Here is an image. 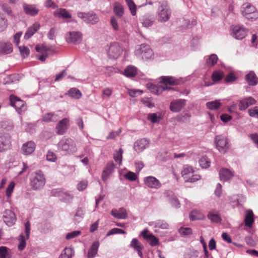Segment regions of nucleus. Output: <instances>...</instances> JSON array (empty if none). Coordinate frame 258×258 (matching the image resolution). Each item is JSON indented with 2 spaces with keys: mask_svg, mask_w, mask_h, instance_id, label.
Segmentation results:
<instances>
[{
  "mask_svg": "<svg viewBox=\"0 0 258 258\" xmlns=\"http://www.w3.org/2000/svg\"><path fill=\"white\" fill-rule=\"evenodd\" d=\"M171 16V10L166 1H161L159 3V7L156 13V18L161 23L169 20Z\"/></svg>",
  "mask_w": 258,
  "mask_h": 258,
  "instance_id": "nucleus-1",
  "label": "nucleus"
},
{
  "mask_svg": "<svg viewBox=\"0 0 258 258\" xmlns=\"http://www.w3.org/2000/svg\"><path fill=\"white\" fill-rule=\"evenodd\" d=\"M135 54L137 56L144 60L151 59L154 56V53L150 46L145 44L137 47Z\"/></svg>",
  "mask_w": 258,
  "mask_h": 258,
  "instance_id": "nucleus-2",
  "label": "nucleus"
},
{
  "mask_svg": "<svg viewBox=\"0 0 258 258\" xmlns=\"http://www.w3.org/2000/svg\"><path fill=\"white\" fill-rule=\"evenodd\" d=\"M58 148L69 153H73L77 151L75 141L71 138H63L58 144Z\"/></svg>",
  "mask_w": 258,
  "mask_h": 258,
  "instance_id": "nucleus-3",
  "label": "nucleus"
},
{
  "mask_svg": "<svg viewBox=\"0 0 258 258\" xmlns=\"http://www.w3.org/2000/svg\"><path fill=\"white\" fill-rule=\"evenodd\" d=\"M242 15L247 19L253 20L258 18V12L255 8L250 4H244L241 8Z\"/></svg>",
  "mask_w": 258,
  "mask_h": 258,
  "instance_id": "nucleus-4",
  "label": "nucleus"
},
{
  "mask_svg": "<svg viewBox=\"0 0 258 258\" xmlns=\"http://www.w3.org/2000/svg\"><path fill=\"white\" fill-rule=\"evenodd\" d=\"M77 16L88 24H95L99 21L98 16L92 11L87 13L79 12L77 13Z\"/></svg>",
  "mask_w": 258,
  "mask_h": 258,
  "instance_id": "nucleus-5",
  "label": "nucleus"
},
{
  "mask_svg": "<svg viewBox=\"0 0 258 258\" xmlns=\"http://www.w3.org/2000/svg\"><path fill=\"white\" fill-rule=\"evenodd\" d=\"M123 51V49L118 43L114 42L111 43L107 50L108 57L111 59H117Z\"/></svg>",
  "mask_w": 258,
  "mask_h": 258,
  "instance_id": "nucleus-6",
  "label": "nucleus"
},
{
  "mask_svg": "<svg viewBox=\"0 0 258 258\" xmlns=\"http://www.w3.org/2000/svg\"><path fill=\"white\" fill-rule=\"evenodd\" d=\"M215 143L216 148L222 153L226 152L229 148L227 139L224 136H217L215 138Z\"/></svg>",
  "mask_w": 258,
  "mask_h": 258,
  "instance_id": "nucleus-7",
  "label": "nucleus"
},
{
  "mask_svg": "<svg viewBox=\"0 0 258 258\" xmlns=\"http://www.w3.org/2000/svg\"><path fill=\"white\" fill-rule=\"evenodd\" d=\"M45 184V178L41 171L35 172L33 177V189H38L42 188Z\"/></svg>",
  "mask_w": 258,
  "mask_h": 258,
  "instance_id": "nucleus-8",
  "label": "nucleus"
},
{
  "mask_svg": "<svg viewBox=\"0 0 258 258\" xmlns=\"http://www.w3.org/2000/svg\"><path fill=\"white\" fill-rule=\"evenodd\" d=\"M10 100L11 105L14 107L19 113L26 110V107L24 101L14 95H11Z\"/></svg>",
  "mask_w": 258,
  "mask_h": 258,
  "instance_id": "nucleus-9",
  "label": "nucleus"
},
{
  "mask_svg": "<svg viewBox=\"0 0 258 258\" xmlns=\"http://www.w3.org/2000/svg\"><path fill=\"white\" fill-rule=\"evenodd\" d=\"M35 50L37 52L36 57L41 61H44L48 56V52L50 50L43 44H38L35 47Z\"/></svg>",
  "mask_w": 258,
  "mask_h": 258,
  "instance_id": "nucleus-10",
  "label": "nucleus"
},
{
  "mask_svg": "<svg viewBox=\"0 0 258 258\" xmlns=\"http://www.w3.org/2000/svg\"><path fill=\"white\" fill-rule=\"evenodd\" d=\"M31 224L29 221H27L25 223V232L26 236L21 234L19 238V243L18 245V248L19 250H23L26 247V239L29 237L30 232Z\"/></svg>",
  "mask_w": 258,
  "mask_h": 258,
  "instance_id": "nucleus-11",
  "label": "nucleus"
},
{
  "mask_svg": "<svg viewBox=\"0 0 258 258\" xmlns=\"http://www.w3.org/2000/svg\"><path fill=\"white\" fill-rule=\"evenodd\" d=\"M4 222L8 226H13L16 221L15 214L10 210H6L4 212L3 216Z\"/></svg>",
  "mask_w": 258,
  "mask_h": 258,
  "instance_id": "nucleus-12",
  "label": "nucleus"
},
{
  "mask_svg": "<svg viewBox=\"0 0 258 258\" xmlns=\"http://www.w3.org/2000/svg\"><path fill=\"white\" fill-rule=\"evenodd\" d=\"M70 126V120L69 118H64L60 120L56 126V132L60 135H63Z\"/></svg>",
  "mask_w": 258,
  "mask_h": 258,
  "instance_id": "nucleus-13",
  "label": "nucleus"
},
{
  "mask_svg": "<svg viewBox=\"0 0 258 258\" xmlns=\"http://www.w3.org/2000/svg\"><path fill=\"white\" fill-rule=\"evenodd\" d=\"M186 101L184 99H176L173 100L170 105V109L174 112H179L184 107Z\"/></svg>",
  "mask_w": 258,
  "mask_h": 258,
  "instance_id": "nucleus-14",
  "label": "nucleus"
},
{
  "mask_svg": "<svg viewBox=\"0 0 258 258\" xmlns=\"http://www.w3.org/2000/svg\"><path fill=\"white\" fill-rule=\"evenodd\" d=\"M256 100L252 97L244 98L239 101L238 108L240 110H244L249 106L256 103Z\"/></svg>",
  "mask_w": 258,
  "mask_h": 258,
  "instance_id": "nucleus-15",
  "label": "nucleus"
},
{
  "mask_svg": "<svg viewBox=\"0 0 258 258\" xmlns=\"http://www.w3.org/2000/svg\"><path fill=\"white\" fill-rule=\"evenodd\" d=\"M144 182L146 186L151 188H159L161 183L158 179L154 176H150L144 179Z\"/></svg>",
  "mask_w": 258,
  "mask_h": 258,
  "instance_id": "nucleus-16",
  "label": "nucleus"
},
{
  "mask_svg": "<svg viewBox=\"0 0 258 258\" xmlns=\"http://www.w3.org/2000/svg\"><path fill=\"white\" fill-rule=\"evenodd\" d=\"M143 238L147 240L152 246H155L158 243V239L152 234L149 233L148 229H144L142 232Z\"/></svg>",
  "mask_w": 258,
  "mask_h": 258,
  "instance_id": "nucleus-17",
  "label": "nucleus"
},
{
  "mask_svg": "<svg viewBox=\"0 0 258 258\" xmlns=\"http://www.w3.org/2000/svg\"><path fill=\"white\" fill-rule=\"evenodd\" d=\"M65 38L68 43L76 44L82 40L81 33H66Z\"/></svg>",
  "mask_w": 258,
  "mask_h": 258,
  "instance_id": "nucleus-18",
  "label": "nucleus"
},
{
  "mask_svg": "<svg viewBox=\"0 0 258 258\" xmlns=\"http://www.w3.org/2000/svg\"><path fill=\"white\" fill-rule=\"evenodd\" d=\"M148 88L151 92L155 94H160L162 93L164 90L167 89H171V88L167 86H163L161 84H148Z\"/></svg>",
  "mask_w": 258,
  "mask_h": 258,
  "instance_id": "nucleus-19",
  "label": "nucleus"
},
{
  "mask_svg": "<svg viewBox=\"0 0 258 258\" xmlns=\"http://www.w3.org/2000/svg\"><path fill=\"white\" fill-rule=\"evenodd\" d=\"M111 214L112 216L117 219H125L127 217L126 210L123 208H120L118 209H112L111 211Z\"/></svg>",
  "mask_w": 258,
  "mask_h": 258,
  "instance_id": "nucleus-20",
  "label": "nucleus"
},
{
  "mask_svg": "<svg viewBox=\"0 0 258 258\" xmlns=\"http://www.w3.org/2000/svg\"><path fill=\"white\" fill-rule=\"evenodd\" d=\"M149 144V141L146 139H142L135 142L134 149L138 153L142 152L148 146Z\"/></svg>",
  "mask_w": 258,
  "mask_h": 258,
  "instance_id": "nucleus-21",
  "label": "nucleus"
},
{
  "mask_svg": "<svg viewBox=\"0 0 258 258\" xmlns=\"http://www.w3.org/2000/svg\"><path fill=\"white\" fill-rule=\"evenodd\" d=\"M10 138L8 135H0V152L7 150L10 147Z\"/></svg>",
  "mask_w": 258,
  "mask_h": 258,
  "instance_id": "nucleus-22",
  "label": "nucleus"
},
{
  "mask_svg": "<svg viewBox=\"0 0 258 258\" xmlns=\"http://www.w3.org/2000/svg\"><path fill=\"white\" fill-rule=\"evenodd\" d=\"M220 180L224 181L229 180L233 176V172L225 168L221 169L219 172Z\"/></svg>",
  "mask_w": 258,
  "mask_h": 258,
  "instance_id": "nucleus-23",
  "label": "nucleus"
},
{
  "mask_svg": "<svg viewBox=\"0 0 258 258\" xmlns=\"http://www.w3.org/2000/svg\"><path fill=\"white\" fill-rule=\"evenodd\" d=\"M53 15L58 18H61L63 20H67L71 18L72 15L66 9H58L56 11L53 12Z\"/></svg>",
  "mask_w": 258,
  "mask_h": 258,
  "instance_id": "nucleus-24",
  "label": "nucleus"
},
{
  "mask_svg": "<svg viewBox=\"0 0 258 258\" xmlns=\"http://www.w3.org/2000/svg\"><path fill=\"white\" fill-rule=\"evenodd\" d=\"M13 51L12 45L9 42H0V54H8Z\"/></svg>",
  "mask_w": 258,
  "mask_h": 258,
  "instance_id": "nucleus-25",
  "label": "nucleus"
},
{
  "mask_svg": "<svg viewBox=\"0 0 258 258\" xmlns=\"http://www.w3.org/2000/svg\"><path fill=\"white\" fill-rule=\"evenodd\" d=\"M159 82L165 85H175L178 84V80L171 76H162L160 78Z\"/></svg>",
  "mask_w": 258,
  "mask_h": 258,
  "instance_id": "nucleus-26",
  "label": "nucleus"
},
{
  "mask_svg": "<svg viewBox=\"0 0 258 258\" xmlns=\"http://www.w3.org/2000/svg\"><path fill=\"white\" fill-rule=\"evenodd\" d=\"M254 222V214L251 210H248L246 211L244 224L249 228H251Z\"/></svg>",
  "mask_w": 258,
  "mask_h": 258,
  "instance_id": "nucleus-27",
  "label": "nucleus"
},
{
  "mask_svg": "<svg viewBox=\"0 0 258 258\" xmlns=\"http://www.w3.org/2000/svg\"><path fill=\"white\" fill-rule=\"evenodd\" d=\"M130 246L138 252V255L142 257L143 256L142 250L144 248L143 244L136 238L132 239Z\"/></svg>",
  "mask_w": 258,
  "mask_h": 258,
  "instance_id": "nucleus-28",
  "label": "nucleus"
},
{
  "mask_svg": "<svg viewBox=\"0 0 258 258\" xmlns=\"http://www.w3.org/2000/svg\"><path fill=\"white\" fill-rule=\"evenodd\" d=\"M138 72V69L136 67L129 65L125 68L123 74L127 78H133L137 75Z\"/></svg>",
  "mask_w": 258,
  "mask_h": 258,
  "instance_id": "nucleus-29",
  "label": "nucleus"
},
{
  "mask_svg": "<svg viewBox=\"0 0 258 258\" xmlns=\"http://www.w3.org/2000/svg\"><path fill=\"white\" fill-rule=\"evenodd\" d=\"M114 169V163L112 162H109L103 171L102 178L105 181L108 177L112 173Z\"/></svg>",
  "mask_w": 258,
  "mask_h": 258,
  "instance_id": "nucleus-30",
  "label": "nucleus"
},
{
  "mask_svg": "<svg viewBox=\"0 0 258 258\" xmlns=\"http://www.w3.org/2000/svg\"><path fill=\"white\" fill-rule=\"evenodd\" d=\"M164 113L160 112L157 113H152L148 115L147 118L152 123H157L163 119Z\"/></svg>",
  "mask_w": 258,
  "mask_h": 258,
  "instance_id": "nucleus-31",
  "label": "nucleus"
},
{
  "mask_svg": "<svg viewBox=\"0 0 258 258\" xmlns=\"http://www.w3.org/2000/svg\"><path fill=\"white\" fill-rule=\"evenodd\" d=\"M246 80L248 85L254 86L258 83V78L253 72H250L246 76Z\"/></svg>",
  "mask_w": 258,
  "mask_h": 258,
  "instance_id": "nucleus-32",
  "label": "nucleus"
},
{
  "mask_svg": "<svg viewBox=\"0 0 258 258\" xmlns=\"http://www.w3.org/2000/svg\"><path fill=\"white\" fill-rule=\"evenodd\" d=\"M99 246V243L98 241H95L92 243L88 250V258H92L95 256L97 253Z\"/></svg>",
  "mask_w": 258,
  "mask_h": 258,
  "instance_id": "nucleus-33",
  "label": "nucleus"
},
{
  "mask_svg": "<svg viewBox=\"0 0 258 258\" xmlns=\"http://www.w3.org/2000/svg\"><path fill=\"white\" fill-rule=\"evenodd\" d=\"M113 12L117 17L121 18L124 14V8L120 3L115 2L113 6Z\"/></svg>",
  "mask_w": 258,
  "mask_h": 258,
  "instance_id": "nucleus-34",
  "label": "nucleus"
},
{
  "mask_svg": "<svg viewBox=\"0 0 258 258\" xmlns=\"http://www.w3.org/2000/svg\"><path fill=\"white\" fill-rule=\"evenodd\" d=\"M204 218V214L199 210H193L189 214V218L191 220H202Z\"/></svg>",
  "mask_w": 258,
  "mask_h": 258,
  "instance_id": "nucleus-35",
  "label": "nucleus"
},
{
  "mask_svg": "<svg viewBox=\"0 0 258 258\" xmlns=\"http://www.w3.org/2000/svg\"><path fill=\"white\" fill-rule=\"evenodd\" d=\"M194 172V169L191 166L188 165H184L183 170L181 171L182 176L185 179H187L191 174Z\"/></svg>",
  "mask_w": 258,
  "mask_h": 258,
  "instance_id": "nucleus-36",
  "label": "nucleus"
},
{
  "mask_svg": "<svg viewBox=\"0 0 258 258\" xmlns=\"http://www.w3.org/2000/svg\"><path fill=\"white\" fill-rule=\"evenodd\" d=\"M155 21L153 16H145L142 19V23L143 26L149 27L152 26Z\"/></svg>",
  "mask_w": 258,
  "mask_h": 258,
  "instance_id": "nucleus-37",
  "label": "nucleus"
},
{
  "mask_svg": "<svg viewBox=\"0 0 258 258\" xmlns=\"http://www.w3.org/2000/svg\"><path fill=\"white\" fill-rule=\"evenodd\" d=\"M221 105L219 100L208 102L206 103L207 107L210 110H217L221 107Z\"/></svg>",
  "mask_w": 258,
  "mask_h": 258,
  "instance_id": "nucleus-38",
  "label": "nucleus"
},
{
  "mask_svg": "<svg viewBox=\"0 0 258 258\" xmlns=\"http://www.w3.org/2000/svg\"><path fill=\"white\" fill-rule=\"evenodd\" d=\"M23 153L24 155H30L32 153V142H28L23 145L22 148Z\"/></svg>",
  "mask_w": 258,
  "mask_h": 258,
  "instance_id": "nucleus-39",
  "label": "nucleus"
},
{
  "mask_svg": "<svg viewBox=\"0 0 258 258\" xmlns=\"http://www.w3.org/2000/svg\"><path fill=\"white\" fill-rule=\"evenodd\" d=\"M122 153L123 151L121 148L119 149L118 151H115L114 153V160L117 164H118L119 165H120L121 164Z\"/></svg>",
  "mask_w": 258,
  "mask_h": 258,
  "instance_id": "nucleus-40",
  "label": "nucleus"
},
{
  "mask_svg": "<svg viewBox=\"0 0 258 258\" xmlns=\"http://www.w3.org/2000/svg\"><path fill=\"white\" fill-rule=\"evenodd\" d=\"M57 119V116L52 113H46L43 117V121L45 122L56 121Z\"/></svg>",
  "mask_w": 258,
  "mask_h": 258,
  "instance_id": "nucleus-41",
  "label": "nucleus"
},
{
  "mask_svg": "<svg viewBox=\"0 0 258 258\" xmlns=\"http://www.w3.org/2000/svg\"><path fill=\"white\" fill-rule=\"evenodd\" d=\"M9 250V249L6 246H0V258H11L12 256Z\"/></svg>",
  "mask_w": 258,
  "mask_h": 258,
  "instance_id": "nucleus-42",
  "label": "nucleus"
},
{
  "mask_svg": "<svg viewBox=\"0 0 258 258\" xmlns=\"http://www.w3.org/2000/svg\"><path fill=\"white\" fill-rule=\"evenodd\" d=\"M68 94L70 96L76 99H79L82 96V94L80 90L77 88H74L69 90Z\"/></svg>",
  "mask_w": 258,
  "mask_h": 258,
  "instance_id": "nucleus-43",
  "label": "nucleus"
},
{
  "mask_svg": "<svg viewBox=\"0 0 258 258\" xmlns=\"http://www.w3.org/2000/svg\"><path fill=\"white\" fill-rule=\"evenodd\" d=\"M130 11L133 16L136 15L137 8L133 0H125Z\"/></svg>",
  "mask_w": 258,
  "mask_h": 258,
  "instance_id": "nucleus-44",
  "label": "nucleus"
},
{
  "mask_svg": "<svg viewBox=\"0 0 258 258\" xmlns=\"http://www.w3.org/2000/svg\"><path fill=\"white\" fill-rule=\"evenodd\" d=\"M224 73L222 71H214L212 75V80L216 82L221 80L224 77Z\"/></svg>",
  "mask_w": 258,
  "mask_h": 258,
  "instance_id": "nucleus-45",
  "label": "nucleus"
},
{
  "mask_svg": "<svg viewBox=\"0 0 258 258\" xmlns=\"http://www.w3.org/2000/svg\"><path fill=\"white\" fill-rule=\"evenodd\" d=\"M72 248L66 247L63 250L59 258H72Z\"/></svg>",
  "mask_w": 258,
  "mask_h": 258,
  "instance_id": "nucleus-46",
  "label": "nucleus"
},
{
  "mask_svg": "<svg viewBox=\"0 0 258 258\" xmlns=\"http://www.w3.org/2000/svg\"><path fill=\"white\" fill-rule=\"evenodd\" d=\"M15 186V183L14 181H11L6 190V195L7 198H10L12 196V195L14 191V189Z\"/></svg>",
  "mask_w": 258,
  "mask_h": 258,
  "instance_id": "nucleus-47",
  "label": "nucleus"
},
{
  "mask_svg": "<svg viewBox=\"0 0 258 258\" xmlns=\"http://www.w3.org/2000/svg\"><path fill=\"white\" fill-rule=\"evenodd\" d=\"M218 60V57L216 54H211L207 60V64L208 66L211 67L215 65Z\"/></svg>",
  "mask_w": 258,
  "mask_h": 258,
  "instance_id": "nucleus-48",
  "label": "nucleus"
},
{
  "mask_svg": "<svg viewBox=\"0 0 258 258\" xmlns=\"http://www.w3.org/2000/svg\"><path fill=\"white\" fill-rule=\"evenodd\" d=\"M18 48L21 56L23 58H25L26 57H27L29 55L30 53V51L29 49L27 48L26 46H18Z\"/></svg>",
  "mask_w": 258,
  "mask_h": 258,
  "instance_id": "nucleus-49",
  "label": "nucleus"
},
{
  "mask_svg": "<svg viewBox=\"0 0 258 258\" xmlns=\"http://www.w3.org/2000/svg\"><path fill=\"white\" fill-rule=\"evenodd\" d=\"M200 166L203 168H208L210 165V160L206 157H202L199 161Z\"/></svg>",
  "mask_w": 258,
  "mask_h": 258,
  "instance_id": "nucleus-50",
  "label": "nucleus"
},
{
  "mask_svg": "<svg viewBox=\"0 0 258 258\" xmlns=\"http://www.w3.org/2000/svg\"><path fill=\"white\" fill-rule=\"evenodd\" d=\"M231 32H244L246 31L245 28L242 25L232 26L230 27Z\"/></svg>",
  "mask_w": 258,
  "mask_h": 258,
  "instance_id": "nucleus-51",
  "label": "nucleus"
},
{
  "mask_svg": "<svg viewBox=\"0 0 258 258\" xmlns=\"http://www.w3.org/2000/svg\"><path fill=\"white\" fill-rule=\"evenodd\" d=\"M208 217L209 219H210L212 221L214 222H219L221 220L220 217L218 214H214L212 212H210L208 215Z\"/></svg>",
  "mask_w": 258,
  "mask_h": 258,
  "instance_id": "nucleus-52",
  "label": "nucleus"
},
{
  "mask_svg": "<svg viewBox=\"0 0 258 258\" xmlns=\"http://www.w3.org/2000/svg\"><path fill=\"white\" fill-rule=\"evenodd\" d=\"M7 20L4 16L0 14V31H3L7 26Z\"/></svg>",
  "mask_w": 258,
  "mask_h": 258,
  "instance_id": "nucleus-53",
  "label": "nucleus"
},
{
  "mask_svg": "<svg viewBox=\"0 0 258 258\" xmlns=\"http://www.w3.org/2000/svg\"><path fill=\"white\" fill-rule=\"evenodd\" d=\"M125 232L121 229L114 228L108 231V232L107 233V236H109L112 234H125Z\"/></svg>",
  "mask_w": 258,
  "mask_h": 258,
  "instance_id": "nucleus-54",
  "label": "nucleus"
},
{
  "mask_svg": "<svg viewBox=\"0 0 258 258\" xmlns=\"http://www.w3.org/2000/svg\"><path fill=\"white\" fill-rule=\"evenodd\" d=\"M249 115L252 117L258 118V106L249 109L248 110Z\"/></svg>",
  "mask_w": 258,
  "mask_h": 258,
  "instance_id": "nucleus-55",
  "label": "nucleus"
},
{
  "mask_svg": "<svg viewBox=\"0 0 258 258\" xmlns=\"http://www.w3.org/2000/svg\"><path fill=\"white\" fill-rule=\"evenodd\" d=\"M179 232L181 235H188L191 234L192 230L190 228L181 227L179 229Z\"/></svg>",
  "mask_w": 258,
  "mask_h": 258,
  "instance_id": "nucleus-56",
  "label": "nucleus"
},
{
  "mask_svg": "<svg viewBox=\"0 0 258 258\" xmlns=\"http://www.w3.org/2000/svg\"><path fill=\"white\" fill-rule=\"evenodd\" d=\"M88 181L86 180H82L79 182L77 185V189L79 191H82L84 190L87 186Z\"/></svg>",
  "mask_w": 258,
  "mask_h": 258,
  "instance_id": "nucleus-57",
  "label": "nucleus"
},
{
  "mask_svg": "<svg viewBox=\"0 0 258 258\" xmlns=\"http://www.w3.org/2000/svg\"><path fill=\"white\" fill-rule=\"evenodd\" d=\"M81 234L80 231H74L73 232L68 233L66 235V238L67 239H70L76 237Z\"/></svg>",
  "mask_w": 258,
  "mask_h": 258,
  "instance_id": "nucleus-58",
  "label": "nucleus"
},
{
  "mask_svg": "<svg viewBox=\"0 0 258 258\" xmlns=\"http://www.w3.org/2000/svg\"><path fill=\"white\" fill-rule=\"evenodd\" d=\"M125 177L126 179L131 181H135L137 178L136 174L135 173L131 171H129L125 175Z\"/></svg>",
  "mask_w": 258,
  "mask_h": 258,
  "instance_id": "nucleus-59",
  "label": "nucleus"
},
{
  "mask_svg": "<svg viewBox=\"0 0 258 258\" xmlns=\"http://www.w3.org/2000/svg\"><path fill=\"white\" fill-rule=\"evenodd\" d=\"M112 93V90L110 88H104L102 92V97L104 98L105 96L109 97Z\"/></svg>",
  "mask_w": 258,
  "mask_h": 258,
  "instance_id": "nucleus-60",
  "label": "nucleus"
},
{
  "mask_svg": "<svg viewBox=\"0 0 258 258\" xmlns=\"http://www.w3.org/2000/svg\"><path fill=\"white\" fill-rule=\"evenodd\" d=\"M156 226L162 229H167L169 225L164 221H158L156 223Z\"/></svg>",
  "mask_w": 258,
  "mask_h": 258,
  "instance_id": "nucleus-61",
  "label": "nucleus"
},
{
  "mask_svg": "<svg viewBox=\"0 0 258 258\" xmlns=\"http://www.w3.org/2000/svg\"><path fill=\"white\" fill-rule=\"evenodd\" d=\"M2 9L3 11L6 13L8 15H13L11 8L7 4H3L2 5Z\"/></svg>",
  "mask_w": 258,
  "mask_h": 258,
  "instance_id": "nucleus-62",
  "label": "nucleus"
},
{
  "mask_svg": "<svg viewBox=\"0 0 258 258\" xmlns=\"http://www.w3.org/2000/svg\"><path fill=\"white\" fill-rule=\"evenodd\" d=\"M200 179V176L198 174H194L192 175L191 177L190 176L185 179V181L193 182H196Z\"/></svg>",
  "mask_w": 258,
  "mask_h": 258,
  "instance_id": "nucleus-63",
  "label": "nucleus"
},
{
  "mask_svg": "<svg viewBox=\"0 0 258 258\" xmlns=\"http://www.w3.org/2000/svg\"><path fill=\"white\" fill-rule=\"evenodd\" d=\"M56 158V156L53 152L50 151L48 152L46 155V159L47 160L50 161H54Z\"/></svg>",
  "mask_w": 258,
  "mask_h": 258,
  "instance_id": "nucleus-64",
  "label": "nucleus"
}]
</instances>
